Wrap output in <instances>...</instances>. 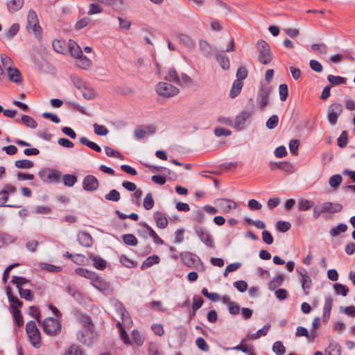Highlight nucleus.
I'll return each mask as SVG.
<instances>
[{"mask_svg": "<svg viewBox=\"0 0 355 355\" xmlns=\"http://www.w3.org/2000/svg\"><path fill=\"white\" fill-rule=\"evenodd\" d=\"M342 209L343 206L339 203L325 202L313 207V216L314 218L317 219L323 214L339 212Z\"/></svg>", "mask_w": 355, "mask_h": 355, "instance_id": "obj_1", "label": "nucleus"}, {"mask_svg": "<svg viewBox=\"0 0 355 355\" xmlns=\"http://www.w3.org/2000/svg\"><path fill=\"white\" fill-rule=\"evenodd\" d=\"M234 40L230 39L229 40L228 46L225 49L220 47L216 49V60L223 70H227L230 67L229 58L224 54V52L234 51Z\"/></svg>", "mask_w": 355, "mask_h": 355, "instance_id": "obj_2", "label": "nucleus"}, {"mask_svg": "<svg viewBox=\"0 0 355 355\" xmlns=\"http://www.w3.org/2000/svg\"><path fill=\"white\" fill-rule=\"evenodd\" d=\"M26 331L29 338L31 345L35 347L39 348L41 346V336L40 332L36 326L34 321L31 320L26 324Z\"/></svg>", "mask_w": 355, "mask_h": 355, "instance_id": "obj_3", "label": "nucleus"}, {"mask_svg": "<svg viewBox=\"0 0 355 355\" xmlns=\"http://www.w3.org/2000/svg\"><path fill=\"white\" fill-rule=\"evenodd\" d=\"M272 87L268 85L261 84L259 88L256 98L257 105L263 110L268 104L269 96L272 92Z\"/></svg>", "mask_w": 355, "mask_h": 355, "instance_id": "obj_4", "label": "nucleus"}, {"mask_svg": "<svg viewBox=\"0 0 355 355\" xmlns=\"http://www.w3.org/2000/svg\"><path fill=\"white\" fill-rule=\"evenodd\" d=\"M157 94L164 98H170L177 95L180 90L176 87L166 82H159L155 86Z\"/></svg>", "mask_w": 355, "mask_h": 355, "instance_id": "obj_5", "label": "nucleus"}, {"mask_svg": "<svg viewBox=\"0 0 355 355\" xmlns=\"http://www.w3.org/2000/svg\"><path fill=\"white\" fill-rule=\"evenodd\" d=\"M259 49V61L263 64H268L272 60L271 52L267 42L260 40L257 42Z\"/></svg>", "mask_w": 355, "mask_h": 355, "instance_id": "obj_6", "label": "nucleus"}, {"mask_svg": "<svg viewBox=\"0 0 355 355\" xmlns=\"http://www.w3.org/2000/svg\"><path fill=\"white\" fill-rule=\"evenodd\" d=\"M194 231L198 237L205 245L213 249L215 248L211 235L206 228L202 226L195 225Z\"/></svg>", "mask_w": 355, "mask_h": 355, "instance_id": "obj_7", "label": "nucleus"}, {"mask_svg": "<svg viewBox=\"0 0 355 355\" xmlns=\"http://www.w3.org/2000/svg\"><path fill=\"white\" fill-rule=\"evenodd\" d=\"M252 116L250 111H242L233 118L232 128L238 131L243 130L246 126L247 121Z\"/></svg>", "mask_w": 355, "mask_h": 355, "instance_id": "obj_8", "label": "nucleus"}, {"mask_svg": "<svg viewBox=\"0 0 355 355\" xmlns=\"http://www.w3.org/2000/svg\"><path fill=\"white\" fill-rule=\"evenodd\" d=\"M42 328L46 334L54 336L60 330V324L56 319L49 318L42 322Z\"/></svg>", "mask_w": 355, "mask_h": 355, "instance_id": "obj_9", "label": "nucleus"}, {"mask_svg": "<svg viewBox=\"0 0 355 355\" xmlns=\"http://www.w3.org/2000/svg\"><path fill=\"white\" fill-rule=\"evenodd\" d=\"M343 110L342 104L334 103L328 107L327 118L329 123L332 125H335L337 122L338 116L341 114Z\"/></svg>", "mask_w": 355, "mask_h": 355, "instance_id": "obj_10", "label": "nucleus"}, {"mask_svg": "<svg viewBox=\"0 0 355 355\" xmlns=\"http://www.w3.org/2000/svg\"><path fill=\"white\" fill-rule=\"evenodd\" d=\"M39 176L45 182H55L60 178L61 173L54 169L46 168L40 171Z\"/></svg>", "mask_w": 355, "mask_h": 355, "instance_id": "obj_11", "label": "nucleus"}, {"mask_svg": "<svg viewBox=\"0 0 355 355\" xmlns=\"http://www.w3.org/2000/svg\"><path fill=\"white\" fill-rule=\"evenodd\" d=\"M26 28L29 32L37 34L40 31V26L37 19V14L33 10H30L27 16Z\"/></svg>", "mask_w": 355, "mask_h": 355, "instance_id": "obj_12", "label": "nucleus"}, {"mask_svg": "<svg viewBox=\"0 0 355 355\" xmlns=\"http://www.w3.org/2000/svg\"><path fill=\"white\" fill-rule=\"evenodd\" d=\"M99 187L98 179L92 175H86L83 181V188L87 191H94L97 190Z\"/></svg>", "mask_w": 355, "mask_h": 355, "instance_id": "obj_13", "label": "nucleus"}, {"mask_svg": "<svg viewBox=\"0 0 355 355\" xmlns=\"http://www.w3.org/2000/svg\"><path fill=\"white\" fill-rule=\"evenodd\" d=\"M91 284L92 286L98 289L99 291L107 294L110 291V287L108 283L105 282L103 279L99 277L94 273V277H92V278L90 279Z\"/></svg>", "mask_w": 355, "mask_h": 355, "instance_id": "obj_14", "label": "nucleus"}, {"mask_svg": "<svg viewBox=\"0 0 355 355\" xmlns=\"http://www.w3.org/2000/svg\"><path fill=\"white\" fill-rule=\"evenodd\" d=\"M216 203L224 214L230 213L237 207L236 202L227 198L218 199Z\"/></svg>", "mask_w": 355, "mask_h": 355, "instance_id": "obj_15", "label": "nucleus"}, {"mask_svg": "<svg viewBox=\"0 0 355 355\" xmlns=\"http://www.w3.org/2000/svg\"><path fill=\"white\" fill-rule=\"evenodd\" d=\"M155 132V128L153 125H148L144 128H136L134 132L135 137L141 139L146 137L147 135H152Z\"/></svg>", "mask_w": 355, "mask_h": 355, "instance_id": "obj_16", "label": "nucleus"}, {"mask_svg": "<svg viewBox=\"0 0 355 355\" xmlns=\"http://www.w3.org/2000/svg\"><path fill=\"white\" fill-rule=\"evenodd\" d=\"M333 306V297L331 295H328L325 297L324 304L323 307V320L324 322H327L330 317L331 310Z\"/></svg>", "mask_w": 355, "mask_h": 355, "instance_id": "obj_17", "label": "nucleus"}, {"mask_svg": "<svg viewBox=\"0 0 355 355\" xmlns=\"http://www.w3.org/2000/svg\"><path fill=\"white\" fill-rule=\"evenodd\" d=\"M198 45L202 54L206 58H210L213 53V49L211 46L206 40H199Z\"/></svg>", "mask_w": 355, "mask_h": 355, "instance_id": "obj_18", "label": "nucleus"}, {"mask_svg": "<svg viewBox=\"0 0 355 355\" xmlns=\"http://www.w3.org/2000/svg\"><path fill=\"white\" fill-rule=\"evenodd\" d=\"M78 240L79 243L85 247H89L92 243V236L89 233L80 232L78 234Z\"/></svg>", "mask_w": 355, "mask_h": 355, "instance_id": "obj_19", "label": "nucleus"}, {"mask_svg": "<svg viewBox=\"0 0 355 355\" xmlns=\"http://www.w3.org/2000/svg\"><path fill=\"white\" fill-rule=\"evenodd\" d=\"M154 219L157 227L161 229L166 227L168 225V220L164 214L159 211L155 212L154 214Z\"/></svg>", "mask_w": 355, "mask_h": 355, "instance_id": "obj_20", "label": "nucleus"}, {"mask_svg": "<svg viewBox=\"0 0 355 355\" xmlns=\"http://www.w3.org/2000/svg\"><path fill=\"white\" fill-rule=\"evenodd\" d=\"M9 80L12 82L19 83L21 80V73L18 69L12 67L7 70Z\"/></svg>", "mask_w": 355, "mask_h": 355, "instance_id": "obj_21", "label": "nucleus"}, {"mask_svg": "<svg viewBox=\"0 0 355 355\" xmlns=\"http://www.w3.org/2000/svg\"><path fill=\"white\" fill-rule=\"evenodd\" d=\"M89 259L92 261L94 266L98 270H103L107 266L106 261L97 255L90 254Z\"/></svg>", "mask_w": 355, "mask_h": 355, "instance_id": "obj_22", "label": "nucleus"}, {"mask_svg": "<svg viewBox=\"0 0 355 355\" xmlns=\"http://www.w3.org/2000/svg\"><path fill=\"white\" fill-rule=\"evenodd\" d=\"M176 37L178 41L186 46L187 48L193 49L195 46L194 41L189 36L185 34H178Z\"/></svg>", "mask_w": 355, "mask_h": 355, "instance_id": "obj_23", "label": "nucleus"}, {"mask_svg": "<svg viewBox=\"0 0 355 355\" xmlns=\"http://www.w3.org/2000/svg\"><path fill=\"white\" fill-rule=\"evenodd\" d=\"M68 47L71 52V55L75 58H76L83 54L81 48L78 46V44L76 42H74L73 40L69 41Z\"/></svg>", "mask_w": 355, "mask_h": 355, "instance_id": "obj_24", "label": "nucleus"}, {"mask_svg": "<svg viewBox=\"0 0 355 355\" xmlns=\"http://www.w3.org/2000/svg\"><path fill=\"white\" fill-rule=\"evenodd\" d=\"M284 281V277L283 275L279 274L272 279L268 284L269 289L271 291H275L279 286H281Z\"/></svg>", "mask_w": 355, "mask_h": 355, "instance_id": "obj_25", "label": "nucleus"}, {"mask_svg": "<svg viewBox=\"0 0 355 355\" xmlns=\"http://www.w3.org/2000/svg\"><path fill=\"white\" fill-rule=\"evenodd\" d=\"M116 311L118 315L120 316L122 322L124 324H128L130 322V317L124 306H123L121 304H116Z\"/></svg>", "mask_w": 355, "mask_h": 355, "instance_id": "obj_26", "label": "nucleus"}, {"mask_svg": "<svg viewBox=\"0 0 355 355\" xmlns=\"http://www.w3.org/2000/svg\"><path fill=\"white\" fill-rule=\"evenodd\" d=\"M243 86V83L242 81H241L240 80H234L230 92V97L235 98L236 96H237L240 94Z\"/></svg>", "mask_w": 355, "mask_h": 355, "instance_id": "obj_27", "label": "nucleus"}, {"mask_svg": "<svg viewBox=\"0 0 355 355\" xmlns=\"http://www.w3.org/2000/svg\"><path fill=\"white\" fill-rule=\"evenodd\" d=\"M76 59L77 65L83 69H89L92 64V61L83 54Z\"/></svg>", "mask_w": 355, "mask_h": 355, "instance_id": "obj_28", "label": "nucleus"}, {"mask_svg": "<svg viewBox=\"0 0 355 355\" xmlns=\"http://www.w3.org/2000/svg\"><path fill=\"white\" fill-rule=\"evenodd\" d=\"M297 206L300 211H308L314 206V202L307 199L301 198L297 202Z\"/></svg>", "mask_w": 355, "mask_h": 355, "instance_id": "obj_29", "label": "nucleus"}, {"mask_svg": "<svg viewBox=\"0 0 355 355\" xmlns=\"http://www.w3.org/2000/svg\"><path fill=\"white\" fill-rule=\"evenodd\" d=\"M326 355H340V347L336 343L332 342L325 350Z\"/></svg>", "mask_w": 355, "mask_h": 355, "instance_id": "obj_30", "label": "nucleus"}, {"mask_svg": "<svg viewBox=\"0 0 355 355\" xmlns=\"http://www.w3.org/2000/svg\"><path fill=\"white\" fill-rule=\"evenodd\" d=\"M79 141L81 144L85 145L87 147L90 148L93 150L100 153L101 151V148L93 141H89L86 137H82L79 139Z\"/></svg>", "mask_w": 355, "mask_h": 355, "instance_id": "obj_31", "label": "nucleus"}, {"mask_svg": "<svg viewBox=\"0 0 355 355\" xmlns=\"http://www.w3.org/2000/svg\"><path fill=\"white\" fill-rule=\"evenodd\" d=\"M23 6V0H10L7 2V7L10 12L19 10Z\"/></svg>", "mask_w": 355, "mask_h": 355, "instance_id": "obj_32", "label": "nucleus"}, {"mask_svg": "<svg viewBox=\"0 0 355 355\" xmlns=\"http://www.w3.org/2000/svg\"><path fill=\"white\" fill-rule=\"evenodd\" d=\"M347 230V225L345 223H340L330 230L329 234L331 236L336 237L341 232H345Z\"/></svg>", "mask_w": 355, "mask_h": 355, "instance_id": "obj_33", "label": "nucleus"}, {"mask_svg": "<svg viewBox=\"0 0 355 355\" xmlns=\"http://www.w3.org/2000/svg\"><path fill=\"white\" fill-rule=\"evenodd\" d=\"M103 9L101 5L98 2L92 3L87 11V14L89 15H94L96 14H100L103 12Z\"/></svg>", "mask_w": 355, "mask_h": 355, "instance_id": "obj_34", "label": "nucleus"}, {"mask_svg": "<svg viewBox=\"0 0 355 355\" xmlns=\"http://www.w3.org/2000/svg\"><path fill=\"white\" fill-rule=\"evenodd\" d=\"M139 225L141 227V228L137 230L139 236L145 239L148 238L150 235V230H152V228L148 224L144 223H139Z\"/></svg>", "mask_w": 355, "mask_h": 355, "instance_id": "obj_35", "label": "nucleus"}, {"mask_svg": "<svg viewBox=\"0 0 355 355\" xmlns=\"http://www.w3.org/2000/svg\"><path fill=\"white\" fill-rule=\"evenodd\" d=\"M159 262V257L157 255H153L148 257L142 263L141 269H145L152 266L154 263Z\"/></svg>", "mask_w": 355, "mask_h": 355, "instance_id": "obj_36", "label": "nucleus"}, {"mask_svg": "<svg viewBox=\"0 0 355 355\" xmlns=\"http://www.w3.org/2000/svg\"><path fill=\"white\" fill-rule=\"evenodd\" d=\"M15 166L18 168H31L34 166V163L28 159L17 160L15 162Z\"/></svg>", "mask_w": 355, "mask_h": 355, "instance_id": "obj_37", "label": "nucleus"}, {"mask_svg": "<svg viewBox=\"0 0 355 355\" xmlns=\"http://www.w3.org/2000/svg\"><path fill=\"white\" fill-rule=\"evenodd\" d=\"M270 324H266L263 327L262 329H259L256 333L252 334L250 335L249 336L252 339H254V340L258 339L261 336H266L267 334V332H268V329H270Z\"/></svg>", "mask_w": 355, "mask_h": 355, "instance_id": "obj_38", "label": "nucleus"}, {"mask_svg": "<svg viewBox=\"0 0 355 355\" xmlns=\"http://www.w3.org/2000/svg\"><path fill=\"white\" fill-rule=\"evenodd\" d=\"M9 198V195L6 193V191L3 189L0 191V206H6L10 207H20L19 205H6L8 200Z\"/></svg>", "mask_w": 355, "mask_h": 355, "instance_id": "obj_39", "label": "nucleus"}, {"mask_svg": "<svg viewBox=\"0 0 355 355\" xmlns=\"http://www.w3.org/2000/svg\"><path fill=\"white\" fill-rule=\"evenodd\" d=\"M19 26L18 24H13L6 32L5 35L8 40L12 39L19 31Z\"/></svg>", "mask_w": 355, "mask_h": 355, "instance_id": "obj_40", "label": "nucleus"}, {"mask_svg": "<svg viewBox=\"0 0 355 355\" xmlns=\"http://www.w3.org/2000/svg\"><path fill=\"white\" fill-rule=\"evenodd\" d=\"M62 180L67 187H73L77 182V177L74 175L66 174L63 175Z\"/></svg>", "mask_w": 355, "mask_h": 355, "instance_id": "obj_41", "label": "nucleus"}, {"mask_svg": "<svg viewBox=\"0 0 355 355\" xmlns=\"http://www.w3.org/2000/svg\"><path fill=\"white\" fill-rule=\"evenodd\" d=\"M166 80L169 82H173L175 84L180 83V76L175 69H170L168 71V77Z\"/></svg>", "mask_w": 355, "mask_h": 355, "instance_id": "obj_42", "label": "nucleus"}, {"mask_svg": "<svg viewBox=\"0 0 355 355\" xmlns=\"http://www.w3.org/2000/svg\"><path fill=\"white\" fill-rule=\"evenodd\" d=\"M302 282V287L304 291V293L306 295L309 294V289L311 288V279L308 275H304L303 279H301Z\"/></svg>", "mask_w": 355, "mask_h": 355, "instance_id": "obj_43", "label": "nucleus"}, {"mask_svg": "<svg viewBox=\"0 0 355 355\" xmlns=\"http://www.w3.org/2000/svg\"><path fill=\"white\" fill-rule=\"evenodd\" d=\"M81 91L83 96L85 99L90 100L95 98L96 96L95 91L87 85L83 88Z\"/></svg>", "mask_w": 355, "mask_h": 355, "instance_id": "obj_44", "label": "nucleus"}, {"mask_svg": "<svg viewBox=\"0 0 355 355\" xmlns=\"http://www.w3.org/2000/svg\"><path fill=\"white\" fill-rule=\"evenodd\" d=\"M154 204H155V202L153 198L152 193H147L146 197L144 199V202H143L144 207L146 210H150V209H152L153 207Z\"/></svg>", "mask_w": 355, "mask_h": 355, "instance_id": "obj_45", "label": "nucleus"}, {"mask_svg": "<svg viewBox=\"0 0 355 355\" xmlns=\"http://www.w3.org/2000/svg\"><path fill=\"white\" fill-rule=\"evenodd\" d=\"M327 80L334 85H339L345 83V78L339 76L329 75Z\"/></svg>", "mask_w": 355, "mask_h": 355, "instance_id": "obj_46", "label": "nucleus"}, {"mask_svg": "<svg viewBox=\"0 0 355 355\" xmlns=\"http://www.w3.org/2000/svg\"><path fill=\"white\" fill-rule=\"evenodd\" d=\"M21 122L30 128H35L37 125V122L31 116L28 115L22 116Z\"/></svg>", "mask_w": 355, "mask_h": 355, "instance_id": "obj_47", "label": "nucleus"}, {"mask_svg": "<svg viewBox=\"0 0 355 355\" xmlns=\"http://www.w3.org/2000/svg\"><path fill=\"white\" fill-rule=\"evenodd\" d=\"M272 351L277 355H284L286 352V349L282 342L276 341L272 345Z\"/></svg>", "mask_w": 355, "mask_h": 355, "instance_id": "obj_48", "label": "nucleus"}, {"mask_svg": "<svg viewBox=\"0 0 355 355\" xmlns=\"http://www.w3.org/2000/svg\"><path fill=\"white\" fill-rule=\"evenodd\" d=\"M123 241L126 245L131 246H135L138 243L137 238L132 234H124Z\"/></svg>", "mask_w": 355, "mask_h": 355, "instance_id": "obj_49", "label": "nucleus"}, {"mask_svg": "<svg viewBox=\"0 0 355 355\" xmlns=\"http://www.w3.org/2000/svg\"><path fill=\"white\" fill-rule=\"evenodd\" d=\"M52 46L54 50L59 53H64L66 51V46L64 42L60 40H53Z\"/></svg>", "mask_w": 355, "mask_h": 355, "instance_id": "obj_50", "label": "nucleus"}, {"mask_svg": "<svg viewBox=\"0 0 355 355\" xmlns=\"http://www.w3.org/2000/svg\"><path fill=\"white\" fill-rule=\"evenodd\" d=\"M107 200L117 202L120 200V193L116 189H112L105 196Z\"/></svg>", "mask_w": 355, "mask_h": 355, "instance_id": "obj_51", "label": "nucleus"}, {"mask_svg": "<svg viewBox=\"0 0 355 355\" xmlns=\"http://www.w3.org/2000/svg\"><path fill=\"white\" fill-rule=\"evenodd\" d=\"M193 300V303L192 305V309H193V315H194L196 314V311L202 306V305L204 302V300L202 298V297H200L199 295L194 296Z\"/></svg>", "mask_w": 355, "mask_h": 355, "instance_id": "obj_52", "label": "nucleus"}, {"mask_svg": "<svg viewBox=\"0 0 355 355\" xmlns=\"http://www.w3.org/2000/svg\"><path fill=\"white\" fill-rule=\"evenodd\" d=\"M93 126L94 128V132L97 135L105 136L109 132L108 129L103 125H98L97 123H94Z\"/></svg>", "mask_w": 355, "mask_h": 355, "instance_id": "obj_53", "label": "nucleus"}, {"mask_svg": "<svg viewBox=\"0 0 355 355\" xmlns=\"http://www.w3.org/2000/svg\"><path fill=\"white\" fill-rule=\"evenodd\" d=\"M10 303V306L12 309V311H19V308L22 305V302L18 299L17 296L11 297L8 300Z\"/></svg>", "mask_w": 355, "mask_h": 355, "instance_id": "obj_54", "label": "nucleus"}, {"mask_svg": "<svg viewBox=\"0 0 355 355\" xmlns=\"http://www.w3.org/2000/svg\"><path fill=\"white\" fill-rule=\"evenodd\" d=\"M64 355H84V353L80 347L72 345L66 350Z\"/></svg>", "mask_w": 355, "mask_h": 355, "instance_id": "obj_55", "label": "nucleus"}, {"mask_svg": "<svg viewBox=\"0 0 355 355\" xmlns=\"http://www.w3.org/2000/svg\"><path fill=\"white\" fill-rule=\"evenodd\" d=\"M342 176L340 175L336 174L330 177L329 180V183L331 187L334 188L338 187L342 182Z\"/></svg>", "mask_w": 355, "mask_h": 355, "instance_id": "obj_56", "label": "nucleus"}, {"mask_svg": "<svg viewBox=\"0 0 355 355\" xmlns=\"http://www.w3.org/2000/svg\"><path fill=\"white\" fill-rule=\"evenodd\" d=\"M245 342V339H243L241 341V345H236V346L232 347V349H234V350L241 351V352H243V353H245V354H246L248 355H256L255 353L252 350H251L250 349L248 348L245 345H242Z\"/></svg>", "mask_w": 355, "mask_h": 355, "instance_id": "obj_57", "label": "nucleus"}, {"mask_svg": "<svg viewBox=\"0 0 355 355\" xmlns=\"http://www.w3.org/2000/svg\"><path fill=\"white\" fill-rule=\"evenodd\" d=\"M1 62L2 64V66L7 70L8 69L12 68V61L7 55L6 54H1Z\"/></svg>", "mask_w": 355, "mask_h": 355, "instance_id": "obj_58", "label": "nucleus"}, {"mask_svg": "<svg viewBox=\"0 0 355 355\" xmlns=\"http://www.w3.org/2000/svg\"><path fill=\"white\" fill-rule=\"evenodd\" d=\"M19 291V293L20 295V297L26 300H32L33 298V295L31 290L29 289H23L21 288H17Z\"/></svg>", "mask_w": 355, "mask_h": 355, "instance_id": "obj_59", "label": "nucleus"}, {"mask_svg": "<svg viewBox=\"0 0 355 355\" xmlns=\"http://www.w3.org/2000/svg\"><path fill=\"white\" fill-rule=\"evenodd\" d=\"M279 123V117L277 115L271 116L266 121V127L268 129H274L276 128Z\"/></svg>", "mask_w": 355, "mask_h": 355, "instance_id": "obj_60", "label": "nucleus"}, {"mask_svg": "<svg viewBox=\"0 0 355 355\" xmlns=\"http://www.w3.org/2000/svg\"><path fill=\"white\" fill-rule=\"evenodd\" d=\"M116 326L120 329L121 338L122 340L123 341V343L125 344H129L130 343L129 337H128V334L125 331V329L123 327L122 323L120 321H118L116 323Z\"/></svg>", "mask_w": 355, "mask_h": 355, "instance_id": "obj_61", "label": "nucleus"}, {"mask_svg": "<svg viewBox=\"0 0 355 355\" xmlns=\"http://www.w3.org/2000/svg\"><path fill=\"white\" fill-rule=\"evenodd\" d=\"M334 289L338 295H342L343 296H346L349 291L348 288L341 284H336L334 285Z\"/></svg>", "mask_w": 355, "mask_h": 355, "instance_id": "obj_62", "label": "nucleus"}, {"mask_svg": "<svg viewBox=\"0 0 355 355\" xmlns=\"http://www.w3.org/2000/svg\"><path fill=\"white\" fill-rule=\"evenodd\" d=\"M105 152L106 155L109 157L123 159V156L121 155V154L111 147L105 146Z\"/></svg>", "mask_w": 355, "mask_h": 355, "instance_id": "obj_63", "label": "nucleus"}, {"mask_svg": "<svg viewBox=\"0 0 355 355\" xmlns=\"http://www.w3.org/2000/svg\"><path fill=\"white\" fill-rule=\"evenodd\" d=\"M291 223L286 221H278L276 223L277 229L281 232H287L291 228Z\"/></svg>", "mask_w": 355, "mask_h": 355, "instance_id": "obj_64", "label": "nucleus"}]
</instances>
